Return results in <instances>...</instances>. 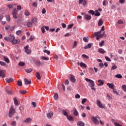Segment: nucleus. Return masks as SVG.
<instances>
[{
  "mask_svg": "<svg viewBox=\"0 0 126 126\" xmlns=\"http://www.w3.org/2000/svg\"><path fill=\"white\" fill-rule=\"evenodd\" d=\"M32 105L33 108H35V107L36 106V103L34 101L32 102Z\"/></svg>",
  "mask_w": 126,
  "mask_h": 126,
  "instance_id": "62",
  "label": "nucleus"
},
{
  "mask_svg": "<svg viewBox=\"0 0 126 126\" xmlns=\"http://www.w3.org/2000/svg\"><path fill=\"white\" fill-rule=\"evenodd\" d=\"M26 25H27V27L30 28V27H32V26H33L32 22H30V21H28L26 22Z\"/></svg>",
  "mask_w": 126,
  "mask_h": 126,
  "instance_id": "10",
  "label": "nucleus"
},
{
  "mask_svg": "<svg viewBox=\"0 0 126 126\" xmlns=\"http://www.w3.org/2000/svg\"><path fill=\"white\" fill-rule=\"evenodd\" d=\"M80 65L81 67H87V66L86 65V64H85L83 63H80Z\"/></svg>",
  "mask_w": 126,
  "mask_h": 126,
  "instance_id": "34",
  "label": "nucleus"
},
{
  "mask_svg": "<svg viewBox=\"0 0 126 126\" xmlns=\"http://www.w3.org/2000/svg\"><path fill=\"white\" fill-rule=\"evenodd\" d=\"M89 38L88 37H84L83 38V40L84 41V42H85L86 43L88 42V41H89V40L88 39Z\"/></svg>",
  "mask_w": 126,
  "mask_h": 126,
  "instance_id": "31",
  "label": "nucleus"
},
{
  "mask_svg": "<svg viewBox=\"0 0 126 126\" xmlns=\"http://www.w3.org/2000/svg\"><path fill=\"white\" fill-rule=\"evenodd\" d=\"M88 13L90 14H92V15H94V14H95V12H94V11L92 10H90V11H89Z\"/></svg>",
  "mask_w": 126,
  "mask_h": 126,
  "instance_id": "43",
  "label": "nucleus"
},
{
  "mask_svg": "<svg viewBox=\"0 0 126 126\" xmlns=\"http://www.w3.org/2000/svg\"><path fill=\"white\" fill-rule=\"evenodd\" d=\"M122 89L124 91V92H126V85H124L122 86Z\"/></svg>",
  "mask_w": 126,
  "mask_h": 126,
  "instance_id": "38",
  "label": "nucleus"
},
{
  "mask_svg": "<svg viewBox=\"0 0 126 126\" xmlns=\"http://www.w3.org/2000/svg\"><path fill=\"white\" fill-rule=\"evenodd\" d=\"M96 104L99 108H104V106H103V104H102V102H101V101H100V100L97 99L96 100Z\"/></svg>",
  "mask_w": 126,
  "mask_h": 126,
  "instance_id": "6",
  "label": "nucleus"
},
{
  "mask_svg": "<svg viewBox=\"0 0 126 126\" xmlns=\"http://www.w3.org/2000/svg\"><path fill=\"white\" fill-rule=\"evenodd\" d=\"M32 23H33V24H37V19L36 18L32 19Z\"/></svg>",
  "mask_w": 126,
  "mask_h": 126,
  "instance_id": "36",
  "label": "nucleus"
},
{
  "mask_svg": "<svg viewBox=\"0 0 126 126\" xmlns=\"http://www.w3.org/2000/svg\"><path fill=\"white\" fill-rule=\"evenodd\" d=\"M115 77H116V78H120V79H121V78H123V76L121 74H117L115 75Z\"/></svg>",
  "mask_w": 126,
  "mask_h": 126,
  "instance_id": "24",
  "label": "nucleus"
},
{
  "mask_svg": "<svg viewBox=\"0 0 126 126\" xmlns=\"http://www.w3.org/2000/svg\"><path fill=\"white\" fill-rule=\"evenodd\" d=\"M17 10L16 8H14L12 10V14L13 15V18L14 19H17V13H18Z\"/></svg>",
  "mask_w": 126,
  "mask_h": 126,
  "instance_id": "3",
  "label": "nucleus"
},
{
  "mask_svg": "<svg viewBox=\"0 0 126 126\" xmlns=\"http://www.w3.org/2000/svg\"><path fill=\"white\" fill-rule=\"evenodd\" d=\"M6 20L7 21H8L9 22V21H10V16L7 15L6 16Z\"/></svg>",
  "mask_w": 126,
  "mask_h": 126,
  "instance_id": "44",
  "label": "nucleus"
},
{
  "mask_svg": "<svg viewBox=\"0 0 126 126\" xmlns=\"http://www.w3.org/2000/svg\"><path fill=\"white\" fill-rule=\"evenodd\" d=\"M82 3H83V5H84V6H85V5H86V4H87V0H83Z\"/></svg>",
  "mask_w": 126,
  "mask_h": 126,
  "instance_id": "47",
  "label": "nucleus"
},
{
  "mask_svg": "<svg viewBox=\"0 0 126 126\" xmlns=\"http://www.w3.org/2000/svg\"><path fill=\"white\" fill-rule=\"evenodd\" d=\"M4 60L7 63H9V59L8 58L4 57Z\"/></svg>",
  "mask_w": 126,
  "mask_h": 126,
  "instance_id": "41",
  "label": "nucleus"
},
{
  "mask_svg": "<svg viewBox=\"0 0 126 126\" xmlns=\"http://www.w3.org/2000/svg\"><path fill=\"white\" fill-rule=\"evenodd\" d=\"M77 46V41H75L74 42V45L72 47L73 49H74V48H76V47Z\"/></svg>",
  "mask_w": 126,
  "mask_h": 126,
  "instance_id": "45",
  "label": "nucleus"
},
{
  "mask_svg": "<svg viewBox=\"0 0 126 126\" xmlns=\"http://www.w3.org/2000/svg\"><path fill=\"white\" fill-rule=\"evenodd\" d=\"M101 35H102V36L104 37V38H106V37H107V35L106 34V32H103Z\"/></svg>",
  "mask_w": 126,
  "mask_h": 126,
  "instance_id": "60",
  "label": "nucleus"
},
{
  "mask_svg": "<svg viewBox=\"0 0 126 126\" xmlns=\"http://www.w3.org/2000/svg\"><path fill=\"white\" fill-rule=\"evenodd\" d=\"M11 43H12V45H15L16 44H19L20 43V40H19V39L14 40V39Z\"/></svg>",
  "mask_w": 126,
  "mask_h": 126,
  "instance_id": "11",
  "label": "nucleus"
},
{
  "mask_svg": "<svg viewBox=\"0 0 126 126\" xmlns=\"http://www.w3.org/2000/svg\"><path fill=\"white\" fill-rule=\"evenodd\" d=\"M16 27H17L16 26L11 27L10 28L11 31H13V30H14V29H15V28H16Z\"/></svg>",
  "mask_w": 126,
  "mask_h": 126,
  "instance_id": "63",
  "label": "nucleus"
},
{
  "mask_svg": "<svg viewBox=\"0 0 126 126\" xmlns=\"http://www.w3.org/2000/svg\"><path fill=\"white\" fill-rule=\"evenodd\" d=\"M0 65L4 66L5 65H6V63H4L2 61H0Z\"/></svg>",
  "mask_w": 126,
  "mask_h": 126,
  "instance_id": "49",
  "label": "nucleus"
},
{
  "mask_svg": "<svg viewBox=\"0 0 126 126\" xmlns=\"http://www.w3.org/2000/svg\"><path fill=\"white\" fill-rule=\"evenodd\" d=\"M6 82L7 83H10V82H12L13 81V78H8L5 79Z\"/></svg>",
  "mask_w": 126,
  "mask_h": 126,
  "instance_id": "16",
  "label": "nucleus"
},
{
  "mask_svg": "<svg viewBox=\"0 0 126 126\" xmlns=\"http://www.w3.org/2000/svg\"><path fill=\"white\" fill-rule=\"evenodd\" d=\"M91 120L95 125H99V120H98L96 117H93L91 118Z\"/></svg>",
  "mask_w": 126,
  "mask_h": 126,
  "instance_id": "5",
  "label": "nucleus"
},
{
  "mask_svg": "<svg viewBox=\"0 0 126 126\" xmlns=\"http://www.w3.org/2000/svg\"><path fill=\"white\" fill-rule=\"evenodd\" d=\"M86 101H87V99L83 98L82 100V104H84V103H85V102H86Z\"/></svg>",
  "mask_w": 126,
  "mask_h": 126,
  "instance_id": "59",
  "label": "nucleus"
},
{
  "mask_svg": "<svg viewBox=\"0 0 126 126\" xmlns=\"http://www.w3.org/2000/svg\"><path fill=\"white\" fill-rule=\"evenodd\" d=\"M7 6H8V7H9V8H12L14 7V6H15V4H8Z\"/></svg>",
  "mask_w": 126,
  "mask_h": 126,
  "instance_id": "40",
  "label": "nucleus"
},
{
  "mask_svg": "<svg viewBox=\"0 0 126 126\" xmlns=\"http://www.w3.org/2000/svg\"><path fill=\"white\" fill-rule=\"evenodd\" d=\"M104 44H105V41L104 40H102L100 43H99V47H103L104 46Z\"/></svg>",
  "mask_w": 126,
  "mask_h": 126,
  "instance_id": "39",
  "label": "nucleus"
},
{
  "mask_svg": "<svg viewBox=\"0 0 126 126\" xmlns=\"http://www.w3.org/2000/svg\"><path fill=\"white\" fill-rule=\"evenodd\" d=\"M15 112H16L15 109H14L13 106H11L9 111V113H8L9 118H12V116H13V115L15 114Z\"/></svg>",
  "mask_w": 126,
  "mask_h": 126,
  "instance_id": "1",
  "label": "nucleus"
},
{
  "mask_svg": "<svg viewBox=\"0 0 126 126\" xmlns=\"http://www.w3.org/2000/svg\"><path fill=\"white\" fill-rule=\"evenodd\" d=\"M76 99H79L80 98V95L79 94H76L75 96Z\"/></svg>",
  "mask_w": 126,
  "mask_h": 126,
  "instance_id": "56",
  "label": "nucleus"
},
{
  "mask_svg": "<svg viewBox=\"0 0 126 126\" xmlns=\"http://www.w3.org/2000/svg\"><path fill=\"white\" fill-rule=\"evenodd\" d=\"M22 33V32L21 31H18L16 32V35H19L20 34H21Z\"/></svg>",
  "mask_w": 126,
  "mask_h": 126,
  "instance_id": "58",
  "label": "nucleus"
},
{
  "mask_svg": "<svg viewBox=\"0 0 126 126\" xmlns=\"http://www.w3.org/2000/svg\"><path fill=\"white\" fill-rule=\"evenodd\" d=\"M73 114L74 115V116H78L79 115L78 111H77L76 109H74Z\"/></svg>",
  "mask_w": 126,
  "mask_h": 126,
  "instance_id": "35",
  "label": "nucleus"
},
{
  "mask_svg": "<svg viewBox=\"0 0 126 126\" xmlns=\"http://www.w3.org/2000/svg\"><path fill=\"white\" fill-rule=\"evenodd\" d=\"M73 27V24L69 25L67 26V29H70L72 28Z\"/></svg>",
  "mask_w": 126,
  "mask_h": 126,
  "instance_id": "52",
  "label": "nucleus"
},
{
  "mask_svg": "<svg viewBox=\"0 0 126 126\" xmlns=\"http://www.w3.org/2000/svg\"><path fill=\"white\" fill-rule=\"evenodd\" d=\"M36 78L38 79V80H40V79H41V76H40V73H39V72H36Z\"/></svg>",
  "mask_w": 126,
  "mask_h": 126,
  "instance_id": "32",
  "label": "nucleus"
},
{
  "mask_svg": "<svg viewBox=\"0 0 126 126\" xmlns=\"http://www.w3.org/2000/svg\"><path fill=\"white\" fill-rule=\"evenodd\" d=\"M98 53H100V54H105L106 53V51L104 50V49L102 48H99L98 50Z\"/></svg>",
  "mask_w": 126,
  "mask_h": 126,
  "instance_id": "17",
  "label": "nucleus"
},
{
  "mask_svg": "<svg viewBox=\"0 0 126 126\" xmlns=\"http://www.w3.org/2000/svg\"><path fill=\"white\" fill-rule=\"evenodd\" d=\"M40 59L41 60H43L44 61H49V58L46 57L45 56H41Z\"/></svg>",
  "mask_w": 126,
  "mask_h": 126,
  "instance_id": "26",
  "label": "nucleus"
},
{
  "mask_svg": "<svg viewBox=\"0 0 126 126\" xmlns=\"http://www.w3.org/2000/svg\"><path fill=\"white\" fill-rule=\"evenodd\" d=\"M101 14H100V12L98 11V10H95L94 13L95 16H100Z\"/></svg>",
  "mask_w": 126,
  "mask_h": 126,
  "instance_id": "33",
  "label": "nucleus"
},
{
  "mask_svg": "<svg viewBox=\"0 0 126 126\" xmlns=\"http://www.w3.org/2000/svg\"><path fill=\"white\" fill-rule=\"evenodd\" d=\"M70 79L72 83H75V81H76V79H75V77H74L73 75H71L70 76Z\"/></svg>",
  "mask_w": 126,
  "mask_h": 126,
  "instance_id": "13",
  "label": "nucleus"
},
{
  "mask_svg": "<svg viewBox=\"0 0 126 126\" xmlns=\"http://www.w3.org/2000/svg\"><path fill=\"white\" fill-rule=\"evenodd\" d=\"M53 115H54V114L53 113V112L51 111L47 114V117L48 119H50L53 118Z\"/></svg>",
  "mask_w": 126,
  "mask_h": 126,
  "instance_id": "9",
  "label": "nucleus"
},
{
  "mask_svg": "<svg viewBox=\"0 0 126 126\" xmlns=\"http://www.w3.org/2000/svg\"><path fill=\"white\" fill-rule=\"evenodd\" d=\"M19 65V66H24V65H25V63L23 62H20Z\"/></svg>",
  "mask_w": 126,
  "mask_h": 126,
  "instance_id": "37",
  "label": "nucleus"
},
{
  "mask_svg": "<svg viewBox=\"0 0 126 126\" xmlns=\"http://www.w3.org/2000/svg\"><path fill=\"white\" fill-rule=\"evenodd\" d=\"M14 39H15V37H14V35L13 34H10L9 36V40H10V42H12Z\"/></svg>",
  "mask_w": 126,
  "mask_h": 126,
  "instance_id": "14",
  "label": "nucleus"
},
{
  "mask_svg": "<svg viewBox=\"0 0 126 126\" xmlns=\"http://www.w3.org/2000/svg\"><path fill=\"white\" fill-rule=\"evenodd\" d=\"M107 85L109 87V88H110L111 89H113V90H114V86H115V85L113 83L110 84L109 83H108L107 84Z\"/></svg>",
  "mask_w": 126,
  "mask_h": 126,
  "instance_id": "15",
  "label": "nucleus"
},
{
  "mask_svg": "<svg viewBox=\"0 0 126 126\" xmlns=\"http://www.w3.org/2000/svg\"><path fill=\"white\" fill-rule=\"evenodd\" d=\"M11 126H16V121H12L11 123Z\"/></svg>",
  "mask_w": 126,
  "mask_h": 126,
  "instance_id": "46",
  "label": "nucleus"
},
{
  "mask_svg": "<svg viewBox=\"0 0 126 126\" xmlns=\"http://www.w3.org/2000/svg\"><path fill=\"white\" fill-rule=\"evenodd\" d=\"M0 76H1L2 78H4V77H5V72H4V71L0 70Z\"/></svg>",
  "mask_w": 126,
  "mask_h": 126,
  "instance_id": "7",
  "label": "nucleus"
},
{
  "mask_svg": "<svg viewBox=\"0 0 126 126\" xmlns=\"http://www.w3.org/2000/svg\"><path fill=\"white\" fill-rule=\"evenodd\" d=\"M105 59L106 61H107V62H111V59H110L109 58V57L105 56Z\"/></svg>",
  "mask_w": 126,
  "mask_h": 126,
  "instance_id": "61",
  "label": "nucleus"
},
{
  "mask_svg": "<svg viewBox=\"0 0 126 126\" xmlns=\"http://www.w3.org/2000/svg\"><path fill=\"white\" fill-rule=\"evenodd\" d=\"M77 126H85V124H84L83 122L79 121L77 123Z\"/></svg>",
  "mask_w": 126,
  "mask_h": 126,
  "instance_id": "22",
  "label": "nucleus"
},
{
  "mask_svg": "<svg viewBox=\"0 0 126 126\" xmlns=\"http://www.w3.org/2000/svg\"><path fill=\"white\" fill-rule=\"evenodd\" d=\"M103 20L100 19L98 22V26H102L103 25Z\"/></svg>",
  "mask_w": 126,
  "mask_h": 126,
  "instance_id": "20",
  "label": "nucleus"
},
{
  "mask_svg": "<svg viewBox=\"0 0 126 126\" xmlns=\"http://www.w3.org/2000/svg\"><path fill=\"white\" fill-rule=\"evenodd\" d=\"M5 30H9L10 29V26L7 25L5 27Z\"/></svg>",
  "mask_w": 126,
  "mask_h": 126,
  "instance_id": "54",
  "label": "nucleus"
},
{
  "mask_svg": "<svg viewBox=\"0 0 126 126\" xmlns=\"http://www.w3.org/2000/svg\"><path fill=\"white\" fill-rule=\"evenodd\" d=\"M101 34V31L97 32H94V36L96 37V40H99V38H100L98 35Z\"/></svg>",
  "mask_w": 126,
  "mask_h": 126,
  "instance_id": "12",
  "label": "nucleus"
},
{
  "mask_svg": "<svg viewBox=\"0 0 126 126\" xmlns=\"http://www.w3.org/2000/svg\"><path fill=\"white\" fill-rule=\"evenodd\" d=\"M25 52L27 55L31 54V50H29V45H27L24 47Z\"/></svg>",
  "mask_w": 126,
  "mask_h": 126,
  "instance_id": "4",
  "label": "nucleus"
},
{
  "mask_svg": "<svg viewBox=\"0 0 126 126\" xmlns=\"http://www.w3.org/2000/svg\"><path fill=\"white\" fill-rule=\"evenodd\" d=\"M97 82L99 83L98 85V86H102V85H104V81H102L101 80H98L97 81Z\"/></svg>",
  "mask_w": 126,
  "mask_h": 126,
  "instance_id": "21",
  "label": "nucleus"
},
{
  "mask_svg": "<svg viewBox=\"0 0 126 126\" xmlns=\"http://www.w3.org/2000/svg\"><path fill=\"white\" fill-rule=\"evenodd\" d=\"M26 71L28 73H30V72H31L32 71V69L30 68V69H27V70H26Z\"/></svg>",
  "mask_w": 126,
  "mask_h": 126,
  "instance_id": "57",
  "label": "nucleus"
},
{
  "mask_svg": "<svg viewBox=\"0 0 126 126\" xmlns=\"http://www.w3.org/2000/svg\"><path fill=\"white\" fill-rule=\"evenodd\" d=\"M117 68H118V66H117V65L116 64H114L112 66L111 70H115V69H117Z\"/></svg>",
  "mask_w": 126,
  "mask_h": 126,
  "instance_id": "29",
  "label": "nucleus"
},
{
  "mask_svg": "<svg viewBox=\"0 0 126 126\" xmlns=\"http://www.w3.org/2000/svg\"><path fill=\"white\" fill-rule=\"evenodd\" d=\"M17 83H18V85L19 86H22V82L20 81H18Z\"/></svg>",
  "mask_w": 126,
  "mask_h": 126,
  "instance_id": "53",
  "label": "nucleus"
},
{
  "mask_svg": "<svg viewBox=\"0 0 126 126\" xmlns=\"http://www.w3.org/2000/svg\"><path fill=\"white\" fill-rule=\"evenodd\" d=\"M43 52L45 53V54H48V55H50V54H51V52H50V51L47 50H46V49H45V50L43 51Z\"/></svg>",
  "mask_w": 126,
  "mask_h": 126,
  "instance_id": "42",
  "label": "nucleus"
},
{
  "mask_svg": "<svg viewBox=\"0 0 126 126\" xmlns=\"http://www.w3.org/2000/svg\"><path fill=\"white\" fill-rule=\"evenodd\" d=\"M114 126H123L121 124H118L116 122H114Z\"/></svg>",
  "mask_w": 126,
  "mask_h": 126,
  "instance_id": "64",
  "label": "nucleus"
},
{
  "mask_svg": "<svg viewBox=\"0 0 126 126\" xmlns=\"http://www.w3.org/2000/svg\"><path fill=\"white\" fill-rule=\"evenodd\" d=\"M35 63L38 66H41L42 65V62H40V61H37L35 62Z\"/></svg>",
  "mask_w": 126,
  "mask_h": 126,
  "instance_id": "28",
  "label": "nucleus"
},
{
  "mask_svg": "<svg viewBox=\"0 0 126 126\" xmlns=\"http://www.w3.org/2000/svg\"><path fill=\"white\" fill-rule=\"evenodd\" d=\"M67 120H68L69 121H71V122H72V121H73V117H72L71 116L69 115V116H67Z\"/></svg>",
  "mask_w": 126,
  "mask_h": 126,
  "instance_id": "25",
  "label": "nucleus"
},
{
  "mask_svg": "<svg viewBox=\"0 0 126 126\" xmlns=\"http://www.w3.org/2000/svg\"><path fill=\"white\" fill-rule=\"evenodd\" d=\"M92 45V43H89L88 45L85 46L84 49H85V50H86L87 49H90V48H91Z\"/></svg>",
  "mask_w": 126,
  "mask_h": 126,
  "instance_id": "19",
  "label": "nucleus"
},
{
  "mask_svg": "<svg viewBox=\"0 0 126 126\" xmlns=\"http://www.w3.org/2000/svg\"><path fill=\"white\" fill-rule=\"evenodd\" d=\"M25 14V15H26V16H28L29 15H30V13H29V12L28 10H26Z\"/></svg>",
  "mask_w": 126,
  "mask_h": 126,
  "instance_id": "50",
  "label": "nucleus"
},
{
  "mask_svg": "<svg viewBox=\"0 0 126 126\" xmlns=\"http://www.w3.org/2000/svg\"><path fill=\"white\" fill-rule=\"evenodd\" d=\"M14 103L15 106H18V100L16 99V97H14Z\"/></svg>",
  "mask_w": 126,
  "mask_h": 126,
  "instance_id": "23",
  "label": "nucleus"
},
{
  "mask_svg": "<svg viewBox=\"0 0 126 126\" xmlns=\"http://www.w3.org/2000/svg\"><path fill=\"white\" fill-rule=\"evenodd\" d=\"M54 100H58L59 99V94H58L55 93L54 95Z\"/></svg>",
  "mask_w": 126,
  "mask_h": 126,
  "instance_id": "27",
  "label": "nucleus"
},
{
  "mask_svg": "<svg viewBox=\"0 0 126 126\" xmlns=\"http://www.w3.org/2000/svg\"><path fill=\"white\" fill-rule=\"evenodd\" d=\"M32 119L31 118H28L24 121V123L26 124H29L31 122H32Z\"/></svg>",
  "mask_w": 126,
  "mask_h": 126,
  "instance_id": "18",
  "label": "nucleus"
},
{
  "mask_svg": "<svg viewBox=\"0 0 126 126\" xmlns=\"http://www.w3.org/2000/svg\"><path fill=\"white\" fill-rule=\"evenodd\" d=\"M24 82L25 85H28L31 84V80H28L27 78L24 79Z\"/></svg>",
  "mask_w": 126,
  "mask_h": 126,
  "instance_id": "8",
  "label": "nucleus"
},
{
  "mask_svg": "<svg viewBox=\"0 0 126 126\" xmlns=\"http://www.w3.org/2000/svg\"><path fill=\"white\" fill-rule=\"evenodd\" d=\"M63 114L64 115V116H65L66 117H67V116H68L67 115V112H66V111L65 110H63Z\"/></svg>",
  "mask_w": 126,
  "mask_h": 126,
  "instance_id": "51",
  "label": "nucleus"
},
{
  "mask_svg": "<svg viewBox=\"0 0 126 126\" xmlns=\"http://www.w3.org/2000/svg\"><path fill=\"white\" fill-rule=\"evenodd\" d=\"M102 4L104 6L107 5L108 4V2L107 1H106L105 0H104L103 2H102Z\"/></svg>",
  "mask_w": 126,
  "mask_h": 126,
  "instance_id": "48",
  "label": "nucleus"
},
{
  "mask_svg": "<svg viewBox=\"0 0 126 126\" xmlns=\"http://www.w3.org/2000/svg\"><path fill=\"white\" fill-rule=\"evenodd\" d=\"M82 57H83V58H85V59H89V56H88L85 54H83Z\"/></svg>",
  "mask_w": 126,
  "mask_h": 126,
  "instance_id": "55",
  "label": "nucleus"
},
{
  "mask_svg": "<svg viewBox=\"0 0 126 126\" xmlns=\"http://www.w3.org/2000/svg\"><path fill=\"white\" fill-rule=\"evenodd\" d=\"M85 80L87 82H89V86H90V87H94L95 86V84H94V81L93 80L87 78H85Z\"/></svg>",
  "mask_w": 126,
  "mask_h": 126,
  "instance_id": "2",
  "label": "nucleus"
},
{
  "mask_svg": "<svg viewBox=\"0 0 126 126\" xmlns=\"http://www.w3.org/2000/svg\"><path fill=\"white\" fill-rule=\"evenodd\" d=\"M85 19H87V20H90V19H91V16H89L88 15H85Z\"/></svg>",
  "mask_w": 126,
  "mask_h": 126,
  "instance_id": "30",
  "label": "nucleus"
}]
</instances>
